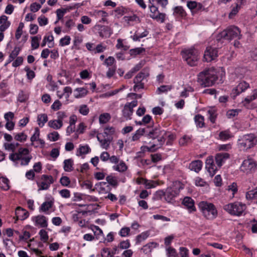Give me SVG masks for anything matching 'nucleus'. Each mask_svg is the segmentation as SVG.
I'll return each instance as SVG.
<instances>
[{"mask_svg": "<svg viewBox=\"0 0 257 257\" xmlns=\"http://www.w3.org/2000/svg\"><path fill=\"white\" fill-rule=\"evenodd\" d=\"M167 257H179L176 250L171 246L166 248Z\"/></svg>", "mask_w": 257, "mask_h": 257, "instance_id": "ea45409f", "label": "nucleus"}, {"mask_svg": "<svg viewBox=\"0 0 257 257\" xmlns=\"http://www.w3.org/2000/svg\"><path fill=\"white\" fill-rule=\"evenodd\" d=\"M233 137V134L229 130L221 131L218 135V139L223 141L228 140Z\"/></svg>", "mask_w": 257, "mask_h": 257, "instance_id": "393cba45", "label": "nucleus"}, {"mask_svg": "<svg viewBox=\"0 0 257 257\" xmlns=\"http://www.w3.org/2000/svg\"><path fill=\"white\" fill-rule=\"evenodd\" d=\"M115 63V60L112 56H109L108 58L105 59L104 61L103 64L107 67H110L114 65Z\"/></svg>", "mask_w": 257, "mask_h": 257, "instance_id": "de8ad7c7", "label": "nucleus"}, {"mask_svg": "<svg viewBox=\"0 0 257 257\" xmlns=\"http://www.w3.org/2000/svg\"><path fill=\"white\" fill-rule=\"evenodd\" d=\"M202 162L200 160H195L192 161L189 166V168L191 171H194L196 173H198L202 169Z\"/></svg>", "mask_w": 257, "mask_h": 257, "instance_id": "5701e85b", "label": "nucleus"}, {"mask_svg": "<svg viewBox=\"0 0 257 257\" xmlns=\"http://www.w3.org/2000/svg\"><path fill=\"white\" fill-rule=\"evenodd\" d=\"M48 118L47 114L42 113L38 114L37 116V121L38 124L40 127L44 126L45 123L48 121Z\"/></svg>", "mask_w": 257, "mask_h": 257, "instance_id": "c85d7f7f", "label": "nucleus"}, {"mask_svg": "<svg viewBox=\"0 0 257 257\" xmlns=\"http://www.w3.org/2000/svg\"><path fill=\"white\" fill-rule=\"evenodd\" d=\"M223 209L232 216H240L244 214L246 206L244 203L236 201L224 205Z\"/></svg>", "mask_w": 257, "mask_h": 257, "instance_id": "39448f33", "label": "nucleus"}, {"mask_svg": "<svg viewBox=\"0 0 257 257\" xmlns=\"http://www.w3.org/2000/svg\"><path fill=\"white\" fill-rule=\"evenodd\" d=\"M113 253L111 252L110 249L109 248H104L101 251L102 257H112Z\"/></svg>", "mask_w": 257, "mask_h": 257, "instance_id": "13d9d810", "label": "nucleus"}, {"mask_svg": "<svg viewBox=\"0 0 257 257\" xmlns=\"http://www.w3.org/2000/svg\"><path fill=\"white\" fill-rule=\"evenodd\" d=\"M100 135L101 134H99L97 136V140L100 143L101 147L102 148L107 150L109 147L110 141L108 139H101Z\"/></svg>", "mask_w": 257, "mask_h": 257, "instance_id": "f704fd0d", "label": "nucleus"}, {"mask_svg": "<svg viewBox=\"0 0 257 257\" xmlns=\"http://www.w3.org/2000/svg\"><path fill=\"white\" fill-rule=\"evenodd\" d=\"M27 136L24 133H19L15 136V139L16 141L20 142L25 141L27 140Z\"/></svg>", "mask_w": 257, "mask_h": 257, "instance_id": "e2e57ef3", "label": "nucleus"}, {"mask_svg": "<svg viewBox=\"0 0 257 257\" xmlns=\"http://www.w3.org/2000/svg\"><path fill=\"white\" fill-rule=\"evenodd\" d=\"M48 125L53 129L58 130L63 126V122L58 119L51 120L48 122Z\"/></svg>", "mask_w": 257, "mask_h": 257, "instance_id": "2f4dec72", "label": "nucleus"}, {"mask_svg": "<svg viewBox=\"0 0 257 257\" xmlns=\"http://www.w3.org/2000/svg\"><path fill=\"white\" fill-rule=\"evenodd\" d=\"M145 128H139L132 136V141H136L140 139V138L144 135L145 133Z\"/></svg>", "mask_w": 257, "mask_h": 257, "instance_id": "a19ab883", "label": "nucleus"}, {"mask_svg": "<svg viewBox=\"0 0 257 257\" xmlns=\"http://www.w3.org/2000/svg\"><path fill=\"white\" fill-rule=\"evenodd\" d=\"M241 32L239 29L234 26H231L220 33V37L227 40L233 39H240L241 38Z\"/></svg>", "mask_w": 257, "mask_h": 257, "instance_id": "6e6552de", "label": "nucleus"}, {"mask_svg": "<svg viewBox=\"0 0 257 257\" xmlns=\"http://www.w3.org/2000/svg\"><path fill=\"white\" fill-rule=\"evenodd\" d=\"M240 111V109H230L226 112V116L228 118H232L238 115L239 112Z\"/></svg>", "mask_w": 257, "mask_h": 257, "instance_id": "4d7b16f0", "label": "nucleus"}, {"mask_svg": "<svg viewBox=\"0 0 257 257\" xmlns=\"http://www.w3.org/2000/svg\"><path fill=\"white\" fill-rule=\"evenodd\" d=\"M179 253L181 257H189V250L185 247H180Z\"/></svg>", "mask_w": 257, "mask_h": 257, "instance_id": "774afa93", "label": "nucleus"}, {"mask_svg": "<svg viewBox=\"0 0 257 257\" xmlns=\"http://www.w3.org/2000/svg\"><path fill=\"white\" fill-rule=\"evenodd\" d=\"M182 188L180 182H175L172 186L167 187L165 191H160L159 193L160 196H164V199L167 202L172 203L179 195L180 189Z\"/></svg>", "mask_w": 257, "mask_h": 257, "instance_id": "f03ea898", "label": "nucleus"}, {"mask_svg": "<svg viewBox=\"0 0 257 257\" xmlns=\"http://www.w3.org/2000/svg\"><path fill=\"white\" fill-rule=\"evenodd\" d=\"M257 143V138L253 134H246L240 137L237 141L238 147L243 150H247L254 147Z\"/></svg>", "mask_w": 257, "mask_h": 257, "instance_id": "423d86ee", "label": "nucleus"}, {"mask_svg": "<svg viewBox=\"0 0 257 257\" xmlns=\"http://www.w3.org/2000/svg\"><path fill=\"white\" fill-rule=\"evenodd\" d=\"M149 75V73L148 72H144V71L140 72L135 77L134 79V82L138 83L139 82H142V81L148 77Z\"/></svg>", "mask_w": 257, "mask_h": 257, "instance_id": "e433bc0d", "label": "nucleus"}, {"mask_svg": "<svg viewBox=\"0 0 257 257\" xmlns=\"http://www.w3.org/2000/svg\"><path fill=\"white\" fill-rule=\"evenodd\" d=\"M198 207L203 216L208 220H213L218 215V211L215 206L207 201H201L198 204Z\"/></svg>", "mask_w": 257, "mask_h": 257, "instance_id": "7ed1b4c3", "label": "nucleus"}, {"mask_svg": "<svg viewBox=\"0 0 257 257\" xmlns=\"http://www.w3.org/2000/svg\"><path fill=\"white\" fill-rule=\"evenodd\" d=\"M240 169L246 174H252L257 170V162L253 159L247 158L242 162Z\"/></svg>", "mask_w": 257, "mask_h": 257, "instance_id": "9d476101", "label": "nucleus"}, {"mask_svg": "<svg viewBox=\"0 0 257 257\" xmlns=\"http://www.w3.org/2000/svg\"><path fill=\"white\" fill-rule=\"evenodd\" d=\"M249 87V84L245 81H240L237 85L232 89L231 95L234 98Z\"/></svg>", "mask_w": 257, "mask_h": 257, "instance_id": "4468645a", "label": "nucleus"}, {"mask_svg": "<svg viewBox=\"0 0 257 257\" xmlns=\"http://www.w3.org/2000/svg\"><path fill=\"white\" fill-rule=\"evenodd\" d=\"M246 198L248 200L257 199V187L246 193Z\"/></svg>", "mask_w": 257, "mask_h": 257, "instance_id": "49530a36", "label": "nucleus"}, {"mask_svg": "<svg viewBox=\"0 0 257 257\" xmlns=\"http://www.w3.org/2000/svg\"><path fill=\"white\" fill-rule=\"evenodd\" d=\"M183 204L185 206L190 213L195 212L196 210L194 205V201L190 197H185L182 202Z\"/></svg>", "mask_w": 257, "mask_h": 257, "instance_id": "6ab92c4d", "label": "nucleus"}, {"mask_svg": "<svg viewBox=\"0 0 257 257\" xmlns=\"http://www.w3.org/2000/svg\"><path fill=\"white\" fill-rule=\"evenodd\" d=\"M167 132L161 128H155L150 131L148 134V137L153 139H157L158 143L157 146L160 147L163 145L165 141V137L167 136Z\"/></svg>", "mask_w": 257, "mask_h": 257, "instance_id": "1a4fd4ad", "label": "nucleus"}, {"mask_svg": "<svg viewBox=\"0 0 257 257\" xmlns=\"http://www.w3.org/2000/svg\"><path fill=\"white\" fill-rule=\"evenodd\" d=\"M70 182V180L67 176H62L60 179V184L64 187H68Z\"/></svg>", "mask_w": 257, "mask_h": 257, "instance_id": "bf43d9fd", "label": "nucleus"}, {"mask_svg": "<svg viewBox=\"0 0 257 257\" xmlns=\"http://www.w3.org/2000/svg\"><path fill=\"white\" fill-rule=\"evenodd\" d=\"M157 244L155 242H149L143 246L141 250L145 254L150 253L152 251V249L156 247Z\"/></svg>", "mask_w": 257, "mask_h": 257, "instance_id": "72a5a7b5", "label": "nucleus"}, {"mask_svg": "<svg viewBox=\"0 0 257 257\" xmlns=\"http://www.w3.org/2000/svg\"><path fill=\"white\" fill-rule=\"evenodd\" d=\"M52 205L53 203L51 201L45 202L41 205L40 210L42 211L46 212L52 207Z\"/></svg>", "mask_w": 257, "mask_h": 257, "instance_id": "864d4df0", "label": "nucleus"}, {"mask_svg": "<svg viewBox=\"0 0 257 257\" xmlns=\"http://www.w3.org/2000/svg\"><path fill=\"white\" fill-rule=\"evenodd\" d=\"M218 57V51L216 48L208 46L204 52V59L206 62H211Z\"/></svg>", "mask_w": 257, "mask_h": 257, "instance_id": "ddd939ff", "label": "nucleus"}, {"mask_svg": "<svg viewBox=\"0 0 257 257\" xmlns=\"http://www.w3.org/2000/svg\"><path fill=\"white\" fill-rule=\"evenodd\" d=\"M107 182L111 185L116 187L118 185V182L115 177L112 176H108L106 177Z\"/></svg>", "mask_w": 257, "mask_h": 257, "instance_id": "6e6d98bb", "label": "nucleus"}, {"mask_svg": "<svg viewBox=\"0 0 257 257\" xmlns=\"http://www.w3.org/2000/svg\"><path fill=\"white\" fill-rule=\"evenodd\" d=\"M184 60L190 66L197 65L199 58V52L194 48L184 50L182 51Z\"/></svg>", "mask_w": 257, "mask_h": 257, "instance_id": "0eeeda50", "label": "nucleus"}, {"mask_svg": "<svg viewBox=\"0 0 257 257\" xmlns=\"http://www.w3.org/2000/svg\"><path fill=\"white\" fill-rule=\"evenodd\" d=\"M41 39L40 36H36L32 38L31 46L33 49H36L39 47V41Z\"/></svg>", "mask_w": 257, "mask_h": 257, "instance_id": "a18cd8bd", "label": "nucleus"}, {"mask_svg": "<svg viewBox=\"0 0 257 257\" xmlns=\"http://www.w3.org/2000/svg\"><path fill=\"white\" fill-rule=\"evenodd\" d=\"M32 157L29 154V151L27 148H19L17 153H13L10 155L9 159L12 161L17 163L21 160V165H27L32 159Z\"/></svg>", "mask_w": 257, "mask_h": 257, "instance_id": "20e7f679", "label": "nucleus"}, {"mask_svg": "<svg viewBox=\"0 0 257 257\" xmlns=\"http://www.w3.org/2000/svg\"><path fill=\"white\" fill-rule=\"evenodd\" d=\"M54 182L53 177L51 175H42L39 181L37 182L38 191L48 190L51 184Z\"/></svg>", "mask_w": 257, "mask_h": 257, "instance_id": "9b49d317", "label": "nucleus"}, {"mask_svg": "<svg viewBox=\"0 0 257 257\" xmlns=\"http://www.w3.org/2000/svg\"><path fill=\"white\" fill-rule=\"evenodd\" d=\"M145 51V49L143 48H136L135 49H132L130 50V54L132 56H136L137 55H139Z\"/></svg>", "mask_w": 257, "mask_h": 257, "instance_id": "603ef678", "label": "nucleus"}, {"mask_svg": "<svg viewBox=\"0 0 257 257\" xmlns=\"http://www.w3.org/2000/svg\"><path fill=\"white\" fill-rule=\"evenodd\" d=\"M17 219L24 220L29 216V212L21 207H18L15 211Z\"/></svg>", "mask_w": 257, "mask_h": 257, "instance_id": "412c9836", "label": "nucleus"}, {"mask_svg": "<svg viewBox=\"0 0 257 257\" xmlns=\"http://www.w3.org/2000/svg\"><path fill=\"white\" fill-rule=\"evenodd\" d=\"M158 183L156 181L149 180L146 179L144 185L147 189H151L156 187L158 185Z\"/></svg>", "mask_w": 257, "mask_h": 257, "instance_id": "09e8293b", "label": "nucleus"}, {"mask_svg": "<svg viewBox=\"0 0 257 257\" xmlns=\"http://www.w3.org/2000/svg\"><path fill=\"white\" fill-rule=\"evenodd\" d=\"M173 15L176 17L184 18L187 14L183 7L177 6L173 8Z\"/></svg>", "mask_w": 257, "mask_h": 257, "instance_id": "cd10ccee", "label": "nucleus"}, {"mask_svg": "<svg viewBox=\"0 0 257 257\" xmlns=\"http://www.w3.org/2000/svg\"><path fill=\"white\" fill-rule=\"evenodd\" d=\"M48 139L52 142H55L59 140L60 136L58 132H53L47 135Z\"/></svg>", "mask_w": 257, "mask_h": 257, "instance_id": "3c124183", "label": "nucleus"}, {"mask_svg": "<svg viewBox=\"0 0 257 257\" xmlns=\"http://www.w3.org/2000/svg\"><path fill=\"white\" fill-rule=\"evenodd\" d=\"M40 137V131L38 127L35 128V132L32 136L31 137V141L32 142V145H34V142L38 141Z\"/></svg>", "mask_w": 257, "mask_h": 257, "instance_id": "5fc2aeb1", "label": "nucleus"}, {"mask_svg": "<svg viewBox=\"0 0 257 257\" xmlns=\"http://www.w3.org/2000/svg\"><path fill=\"white\" fill-rule=\"evenodd\" d=\"M71 38L69 36H66L64 38H62L60 40V45L64 46L68 45L70 43Z\"/></svg>", "mask_w": 257, "mask_h": 257, "instance_id": "052dcab7", "label": "nucleus"}, {"mask_svg": "<svg viewBox=\"0 0 257 257\" xmlns=\"http://www.w3.org/2000/svg\"><path fill=\"white\" fill-rule=\"evenodd\" d=\"M111 118V115L108 113H104L99 115V121L100 123H106Z\"/></svg>", "mask_w": 257, "mask_h": 257, "instance_id": "37998d69", "label": "nucleus"}, {"mask_svg": "<svg viewBox=\"0 0 257 257\" xmlns=\"http://www.w3.org/2000/svg\"><path fill=\"white\" fill-rule=\"evenodd\" d=\"M114 169L119 172H124L126 170L127 167L123 162H121L116 166L114 167Z\"/></svg>", "mask_w": 257, "mask_h": 257, "instance_id": "69168bd1", "label": "nucleus"}, {"mask_svg": "<svg viewBox=\"0 0 257 257\" xmlns=\"http://www.w3.org/2000/svg\"><path fill=\"white\" fill-rule=\"evenodd\" d=\"M0 32L6 31L10 26L11 22L8 20V17L5 15L0 17Z\"/></svg>", "mask_w": 257, "mask_h": 257, "instance_id": "4be33fe9", "label": "nucleus"}, {"mask_svg": "<svg viewBox=\"0 0 257 257\" xmlns=\"http://www.w3.org/2000/svg\"><path fill=\"white\" fill-rule=\"evenodd\" d=\"M32 221L34 222V225L42 228L47 227L48 226L47 219L46 217L42 215H39L32 217Z\"/></svg>", "mask_w": 257, "mask_h": 257, "instance_id": "dca6fc26", "label": "nucleus"}, {"mask_svg": "<svg viewBox=\"0 0 257 257\" xmlns=\"http://www.w3.org/2000/svg\"><path fill=\"white\" fill-rule=\"evenodd\" d=\"M75 97L78 98L85 96L88 93V90L84 87L77 88L75 89Z\"/></svg>", "mask_w": 257, "mask_h": 257, "instance_id": "7c9ffc66", "label": "nucleus"}, {"mask_svg": "<svg viewBox=\"0 0 257 257\" xmlns=\"http://www.w3.org/2000/svg\"><path fill=\"white\" fill-rule=\"evenodd\" d=\"M256 99H257V89L253 91L252 94L246 97L242 101V104L247 108H250L251 106L250 103L252 101Z\"/></svg>", "mask_w": 257, "mask_h": 257, "instance_id": "aec40b11", "label": "nucleus"}, {"mask_svg": "<svg viewBox=\"0 0 257 257\" xmlns=\"http://www.w3.org/2000/svg\"><path fill=\"white\" fill-rule=\"evenodd\" d=\"M0 187L4 190H8L10 189L9 180L5 177L0 178Z\"/></svg>", "mask_w": 257, "mask_h": 257, "instance_id": "58836bf2", "label": "nucleus"}, {"mask_svg": "<svg viewBox=\"0 0 257 257\" xmlns=\"http://www.w3.org/2000/svg\"><path fill=\"white\" fill-rule=\"evenodd\" d=\"M206 168L211 176H213L216 171L217 167L214 164L213 158L212 156L208 157L206 160Z\"/></svg>", "mask_w": 257, "mask_h": 257, "instance_id": "2eb2a0df", "label": "nucleus"}, {"mask_svg": "<svg viewBox=\"0 0 257 257\" xmlns=\"http://www.w3.org/2000/svg\"><path fill=\"white\" fill-rule=\"evenodd\" d=\"M133 111L134 110L132 109V107L125 104L122 110V115L126 119H131Z\"/></svg>", "mask_w": 257, "mask_h": 257, "instance_id": "473e14b6", "label": "nucleus"}, {"mask_svg": "<svg viewBox=\"0 0 257 257\" xmlns=\"http://www.w3.org/2000/svg\"><path fill=\"white\" fill-rule=\"evenodd\" d=\"M150 10V17L153 19L156 20L160 23H164L165 20L166 15L164 13H160L158 9L154 4L149 6Z\"/></svg>", "mask_w": 257, "mask_h": 257, "instance_id": "f8f14e48", "label": "nucleus"}, {"mask_svg": "<svg viewBox=\"0 0 257 257\" xmlns=\"http://www.w3.org/2000/svg\"><path fill=\"white\" fill-rule=\"evenodd\" d=\"M226 190L227 194L229 196V198H233L235 194L237 193L238 190L237 184L234 182L232 183L228 186Z\"/></svg>", "mask_w": 257, "mask_h": 257, "instance_id": "bb28decb", "label": "nucleus"}, {"mask_svg": "<svg viewBox=\"0 0 257 257\" xmlns=\"http://www.w3.org/2000/svg\"><path fill=\"white\" fill-rule=\"evenodd\" d=\"M191 136L185 135L181 138L179 140V144L181 146L186 145L187 144L191 142Z\"/></svg>", "mask_w": 257, "mask_h": 257, "instance_id": "8fccbe9b", "label": "nucleus"}, {"mask_svg": "<svg viewBox=\"0 0 257 257\" xmlns=\"http://www.w3.org/2000/svg\"><path fill=\"white\" fill-rule=\"evenodd\" d=\"M207 113L210 121L213 123H215L217 117L216 110L213 108L210 109L207 111Z\"/></svg>", "mask_w": 257, "mask_h": 257, "instance_id": "c03bdc74", "label": "nucleus"}, {"mask_svg": "<svg viewBox=\"0 0 257 257\" xmlns=\"http://www.w3.org/2000/svg\"><path fill=\"white\" fill-rule=\"evenodd\" d=\"M148 231L143 232L136 237V244H140L143 241L146 240L149 236Z\"/></svg>", "mask_w": 257, "mask_h": 257, "instance_id": "79ce46f5", "label": "nucleus"}, {"mask_svg": "<svg viewBox=\"0 0 257 257\" xmlns=\"http://www.w3.org/2000/svg\"><path fill=\"white\" fill-rule=\"evenodd\" d=\"M229 154L227 153H218L215 156V162L218 167L220 168L226 160L229 158Z\"/></svg>", "mask_w": 257, "mask_h": 257, "instance_id": "f3484780", "label": "nucleus"}, {"mask_svg": "<svg viewBox=\"0 0 257 257\" xmlns=\"http://www.w3.org/2000/svg\"><path fill=\"white\" fill-rule=\"evenodd\" d=\"M24 70L27 72V76L28 79L32 80L35 77V72L33 70H31L29 67H26L24 68Z\"/></svg>", "mask_w": 257, "mask_h": 257, "instance_id": "338daca9", "label": "nucleus"}, {"mask_svg": "<svg viewBox=\"0 0 257 257\" xmlns=\"http://www.w3.org/2000/svg\"><path fill=\"white\" fill-rule=\"evenodd\" d=\"M39 234L40 236L41 240H42L44 242L47 241L49 237H48V233L45 230H44V229L40 230Z\"/></svg>", "mask_w": 257, "mask_h": 257, "instance_id": "680f3d73", "label": "nucleus"}, {"mask_svg": "<svg viewBox=\"0 0 257 257\" xmlns=\"http://www.w3.org/2000/svg\"><path fill=\"white\" fill-rule=\"evenodd\" d=\"M22 50V48L20 47L16 46L14 50L10 53L9 58L7 60V62L6 65H7L13 61L15 58H16L18 55L19 54L20 51Z\"/></svg>", "mask_w": 257, "mask_h": 257, "instance_id": "a878e982", "label": "nucleus"}, {"mask_svg": "<svg viewBox=\"0 0 257 257\" xmlns=\"http://www.w3.org/2000/svg\"><path fill=\"white\" fill-rule=\"evenodd\" d=\"M187 7L191 11H201L203 8V6L201 3L191 1L187 2Z\"/></svg>", "mask_w": 257, "mask_h": 257, "instance_id": "b1692460", "label": "nucleus"}, {"mask_svg": "<svg viewBox=\"0 0 257 257\" xmlns=\"http://www.w3.org/2000/svg\"><path fill=\"white\" fill-rule=\"evenodd\" d=\"M90 150V148L87 145L85 146L80 145L78 149L77 150L76 155L78 156L85 155L88 154Z\"/></svg>", "mask_w": 257, "mask_h": 257, "instance_id": "c9c22d12", "label": "nucleus"}, {"mask_svg": "<svg viewBox=\"0 0 257 257\" xmlns=\"http://www.w3.org/2000/svg\"><path fill=\"white\" fill-rule=\"evenodd\" d=\"M218 79L217 72L214 69H209L202 71L198 75V82L203 87L213 85Z\"/></svg>", "mask_w": 257, "mask_h": 257, "instance_id": "f257e3e1", "label": "nucleus"}, {"mask_svg": "<svg viewBox=\"0 0 257 257\" xmlns=\"http://www.w3.org/2000/svg\"><path fill=\"white\" fill-rule=\"evenodd\" d=\"M194 120L197 126L201 128L204 126V118L201 114H197L195 115Z\"/></svg>", "mask_w": 257, "mask_h": 257, "instance_id": "4c0bfd02", "label": "nucleus"}, {"mask_svg": "<svg viewBox=\"0 0 257 257\" xmlns=\"http://www.w3.org/2000/svg\"><path fill=\"white\" fill-rule=\"evenodd\" d=\"M245 2L246 0H236L235 5L232 6L231 11L229 14V18L230 19L232 18L237 14L242 6L245 3Z\"/></svg>", "mask_w": 257, "mask_h": 257, "instance_id": "a211bd4d", "label": "nucleus"}, {"mask_svg": "<svg viewBox=\"0 0 257 257\" xmlns=\"http://www.w3.org/2000/svg\"><path fill=\"white\" fill-rule=\"evenodd\" d=\"M116 69V66L114 65L112 67H109L107 71L106 72V76L107 77L110 78L112 77L114 74L115 73Z\"/></svg>", "mask_w": 257, "mask_h": 257, "instance_id": "0e129e2a", "label": "nucleus"}, {"mask_svg": "<svg viewBox=\"0 0 257 257\" xmlns=\"http://www.w3.org/2000/svg\"><path fill=\"white\" fill-rule=\"evenodd\" d=\"M63 168L66 172H71L73 171L74 162L72 159H68L64 161Z\"/></svg>", "mask_w": 257, "mask_h": 257, "instance_id": "c756f323", "label": "nucleus"}]
</instances>
